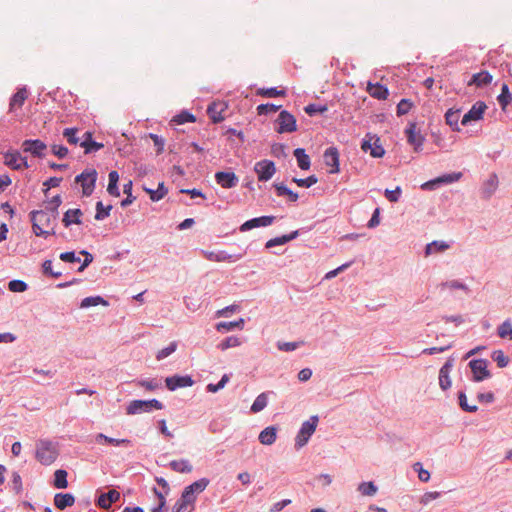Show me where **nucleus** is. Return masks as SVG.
Instances as JSON below:
<instances>
[{
    "mask_svg": "<svg viewBox=\"0 0 512 512\" xmlns=\"http://www.w3.org/2000/svg\"><path fill=\"white\" fill-rule=\"evenodd\" d=\"M59 456V446L57 442L48 439H39L36 442L35 458L44 465L53 464Z\"/></svg>",
    "mask_w": 512,
    "mask_h": 512,
    "instance_id": "f257e3e1",
    "label": "nucleus"
},
{
    "mask_svg": "<svg viewBox=\"0 0 512 512\" xmlns=\"http://www.w3.org/2000/svg\"><path fill=\"white\" fill-rule=\"evenodd\" d=\"M319 422L318 415H312L307 421L301 424V427L295 437V449L299 450L304 447L311 436L314 434Z\"/></svg>",
    "mask_w": 512,
    "mask_h": 512,
    "instance_id": "f03ea898",
    "label": "nucleus"
},
{
    "mask_svg": "<svg viewBox=\"0 0 512 512\" xmlns=\"http://www.w3.org/2000/svg\"><path fill=\"white\" fill-rule=\"evenodd\" d=\"M163 408V403L157 399H136L129 402L126 407V413L128 415H136L141 413H150L153 410H161Z\"/></svg>",
    "mask_w": 512,
    "mask_h": 512,
    "instance_id": "7ed1b4c3",
    "label": "nucleus"
},
{
    "mask_svg": "<svg viewBox=\"0 0 512 512\" xmlns=\"http://www.w3.org/2000/svg\"><path fill=\"white\" fill-rule=\"evenodd\" d=\"M98 173L95 169H85L78 174L74 182L82 187V195L89 197L92 195L97 181Z\"/></svg>",
    "mask_w": 512,
    "mask_h": 512,
    "instance_id": "20e7f679",
    "label": "nucleus"
},
{
    "mask_svg": "<svg viewBox=\"0 0 512 512\" xmlns=\"http://www.w3.org/2000/svg\"><path fill=\"white\" fill-rule=\"evenodd\" d=\"M489 362L483 358L472 359L468 363L471 370L473 382H482L492 377L491 372L488 370Z\"/></svg>",
    "mask_w": 512,
    "mask_h": 512,
    "instance_id": "39448f33",
    "label": "nucleus"
},
{
    "mask_svg": "<svg viewBox=\"0 0 512 512\" xmlns=\"http://www.w3.org/2000/svg\"><path fill=\"white\" fill-rule=\"evenodd\" d=\"M275 131L279 134L292 133L297 130V121L293 114L287 110H281L275 120Z\"/></svg>",
    "mask_w": 512,
    "mask_h": 512,
    "instance_id": "423d86ee",
    "label": "nucleus"
},
{
    "mask_svg": "<svg viewBox=\"0 0 512 512\" xmlns=\"http://www.w3.org/2000/svg\"><path fill=\"white\" fill-rule=\"evenodd\" d=\"M121 494L116 489H109L108 491H96L95 504L104 510L110 511L113 503L120 501Z\"/></svg>",
    "mask_w": 512,
    "mask_h": 512,
    "instance_id": "0eeeda50",
    "label": "nucleus"
},
{
    "mask_svg": "<svg viewBox=\"0 0 512 512\" xmlns=\"http://www.w3.org/2000/svg\"><path fill=\"white\" fill-rule=\"evenodd\" d=\"M407 142L411 146L415 152H420L422 150L423 143L425 141V137L417 131V124L415 122H409L404 131Z\"/></svg>",
    "mask_w": 512,
    "mask_h": 512,
    "instance_id": "6e6552de",
    "label": "nucleus"
},
{
    "mask_svg": "<svg viewBox=\"0 0 512 512\" xmlns=\"http://www.w3.org/2000/svg\"><path fill=\"white\" fill-rule=\"evenodd\" d=\"M254 171L259 181L266 182L270 180L276 172L275 163L268 159L260 160L255 163Z\"/></svg>",
    "mask_w": 512,
    "mask_h": 512,
    "instance_id": "1a4fd4ad",
    "label": "nucleus"
},
{
    "mask_svg": "<svg viewBox=\"0 0 512 512\" xmlns=\"http://www.w3.org/2000/svg\"><path fill=\"white\" fill-rule=\"evenodd\" d=\"M195 383L190 375L175 374L165 378V386L169 391H176L179 388L191 387Z\"/></svg>",
    "mask_w": 512,
    "mask_h": 512,
    "instance_id": "9d476101",
    "label": "nucleus"
},
{
    "mask_svg": "<svg viewBox=\"0 0 512 512\" xmlns=\"http://www.w3.org/2000/svg\"><path fill=\"white\" fill-rule=\"evenodd\" d=\"M487 105L484 101H477L472 107L463 115L461 124L466 126L471 122L479 121L483 118Z\"/></svg>",
    "mask_w": 512,
    "mask_h": 512,
    "instance_id": "9b49d317",
    "label": "nucleus"
},
{
    "mask_svg": "<svg viewBox=\"0 0 512 512\" xmlns=\"http://www.w3.org/2000/svg\"><path fill=\"white\" fill-rule=\"evenodd\" d=\"M339 151L335 146L328 147L323 154V160L326 166L330 167V174H337L340 172Z\"/></svg>",
    "mask_w": 512,
    "mask_h": 512,
    "instance_id": "f8f14e48",
    "label": "nucleus"
},
{
    "mask_svg": "<svg viewBox=\"0 0 512 512\" xmlns=\"http://www.w3.org/2000/svg\"><path fill=\"white\" fill-rule=\"evenodd\" d=\"M276 219L273 215H263L255 218H251L247 221H245L241 226L239 227L240 232H247L254 228H260V227H267L273 224L274 220Z\"/></svg>",
    "mask_w": 512,
    "mask_h": 512,
    "instance_id": "ddd939ff",
    "label": "nucleus"
},
{
    "mask_svg": "<svg viewBox=\"0 0 512 512\" xmlns=\"http://www.w3.org/2000/svg\"><path fill=\"white\" fill-rule=\"evenodd\" d=\"M46 148V144L40 139H26L22 143V149L25 153H29L38 158L44 156Z\"/></svg>",
    "mask_w": 512,
    "mask_h": 512,
    "instance_id": "4468645a",
    "label": "nucleus"
},
{
    "mask_svg": "<svg viewBox=\"0 0 512 512\" xmlns=\"http://www.w3.org/2000/svg\"><path fill=\"white\" fill-rule=\"evenodd\" d=\"M453 365L454 359L450 357L439 370V386L443 391H447L451 388L452 381L450 378V372L453 368Z\"/></svg>",
    "mask_w": 512,
    "mask_h": 512,
    "instance_id": "2eb2a0df",
    "label": "nucleus"
},
{
    "mask_svg": "<svg viewBox=\"0 0 512 512\" xmlns=\"http://www.w3.org/2000/svg\"><path fill=\"white\" fill-rule=\"evenodd\" d=\"M214 177L216 183L225 189L233 188L239 182L238 176L232 171H218Z\"/></svg>",
    "mask_w": 512,
    "mask_h": 512,
    "instance_id": "dca6fc26",
    "label": "nucleus"
},
{
    "mask_svg": "<svg viewBox=\"0 0 512 512\" xmlns=\"http://www.w3.org/2000/svg\"><path fill=\"white\" fill-rule=\"evenodd\" d=\"M244 254L245 252L238 254H229L224 250H220L217 252H209L206 257L208 260L215 262H235L241 259Z\"/></svg>",
    "mask_w": 512,
    "mask_h": 512,
    "instance_id": "f3484780",
    "label": "nucleus"
},
{
    "mask_svg": "<svg viewBox=\"0 0 512 512\" xmlns=\"http://www.w3.org/2000/svg\"><path fill=\"white\" fill-rule=\"evenodd\" d=\"M80 146L84 149L85 154L97 152L104 147L102 143L96 142L93 139V134L90 131L84 133Z\"/></svg>",
    "mask_w": 512,
    "mask_h": 512,
    "instance_id": "a211bd4d",
    "label": "nucleus"
},
{
    "mask_svg": "<svg viewBox=\"0 0 512 512\" xmlns=\"http://www.w3.org/2000/svg\"><path fill=\"white\" fill-rule=\"evenodd\" d=\"M227 106L224 103L212 102L207 108V114L210 120L217 124L224 120L222 113L226 110Z\"/></svg>",
    "mask_w": 512,
    "mask_h": 512,
    "instance_id": "6ab92c4d",
    "label": "nucleus"
},
{
    "mask_svg": "<svg viewBox=\"0 0 512 512\" xmlns=\"http://www.w3.org/2000/svg\"><path fill=\"white\" fill-rule=\"evenodd\" d=\"M82 215L83 212L80 208L68 209L63 215L62 223L66 228L73 224L80 225L82 224Z\"/></svg>",
    "mask_w": 512,
    "mask_h": 512,
    "instance_id": "aec40b11",
    "label": "nucleus"
},
{
    "mask_svg": "<svg viewBox=\"0 0 512 512\" xmlns=\"http://www.w3.org/2000/svg\"><path fill=\"white\" fill-rule=\"evenodd\" d=\"M75 503V496L72 493H56L54 496V505L59 510H65L73 506Z\"/></svg>",
    "mask_w": 512,
    "mask_h": 512,
    "instance_id": "412c9836",
    "label": "nucleus"
},
{
    "mask_svg": "<svg viewBox=\"0 0 512 512\" xmlns=\"http://www.w3.org/2000/svg\"><path fill=\"white\" fill-rule=\"evenodd\" d=\"M492 75L487 70H482L472 75L468 81V86L484 87L492 82Z\"/></svg>",
    "mask_w": 512,
    "mask_h": 512,
    "instance_id": "4be33fe9",
    "label": "nucleus"
},
{
    "mask_svg": "<svg viewBox=\"0 0 512 512\" xmlns=\"http://www.w3.org/2000/svg\"><path fill=\"white\" fill-rule=\"evenodd\" d=\"M498 177L496 173H492L489 178L484 182L481 194L482 198L484 199H490L491 196L495 193L497 187H498Z\"/></svg>",
    "mask_w": 512,
    "mask_h": 512,
    "instance_id": "5701e85b",
    "label": "nucleus"
},
{
    "mask_svg": "<svg viewBox=\"0 0 512 512\" xmlns=\"http://www.w3.org/2000/svg\"><path fill=\"white\" fill-rule=\"evenodd\" d=\"M27 97L28 90L26 86L19 87L10 98L9 111L12 112L15 107H22Z\"/></svg>",
    "mask_w": 512,
    "mask_h": 512,
    "instance_id": "b1692460",
    "label": "nucleus"
},
{
    "mask_svg": "<svg viewBox=\"0 0 512 512\" xmlns=\"http://www.w3.org/2000/svg\"><path fill=\"white\" fill-rule=\"evenodd\" d=\"M245 324V320L243 318H239L235 321H222L216 324V330L221 333H226L233 330H241L243 329Z\"/></svg>",
    "mask_w": 512,
    "mask_h": 512,
    "instance_id": "393cba45",
    "label": "nucleus"
},
{
    "mask_svg": "<svg viewBox=\"0 0 512 512\" xmlns=\"http://www.w3.org/2000/svg\"><path fill=\"white\" fill-rule=\"evenodd\" d=\"M368 93L371 97L378 100H385L389 96V90L387 86L382 85L380 83H369L368 84Z\"/></svg>",
    "mask_w": 512,
    "mask_h": 512,
    "instance_id": "a878e982",
    "label": "nucleus"
},
{
    "mask_svg": "<svg viewBox=\"0 0 512 512\" xmlns=\"http://www.w3.org/2000/svg\"><path fill=\"white\" fill-rule=\"evenodd\" d=\"M277 438V428L275 426H268L264 428L259 436L258 440L263 445H272Z\"/></svg>",
    "mask_w": 512,
    "mask_h": 512,
    "instance_id": "bb28decb",
    "label": "nucleus"
},
{
    "mask_svg": "<svg viewBox=\"0 0 512 512\" xmlns=\"http://www.w3.org/2000/svg\"><path fill=\"white\" fill-rule=\"evenodd\" d=\"M4 156V164L13 170H20L19 161L21 159V154L18 150H8L3 153Z\"/></svg>",
    "mask_w": 512,
    "mask_h": 512,
    "instance_id": "cd10ccee",
    "label": "nucleus"
},
{
    "mask_svg": "<svg viewBox=\"0 0 512 512\" xmlns=\"http://www.w3.org/2000/svg\"><path fill=\"white\" fill-rule=\"evenodd\" d=\"M49 211L45 210H33L29 213L31 223H37L42 226H49L51 222Z\"/></svg>",
    "mask_w": 512,
    "mask_h": 512,
    "instance_id": "c85d7f7f",
    "label": "nucleus"
},
{
    "mask_svg": "<svg viewBox=\"0 0 512 512\" xmlns=\"http://www.w3.org/2000/svg\"><path fill=\"white\" fill-rule=\"evenodd\" d=\"M296 158L297 165L301 170H309L311 167V160L304 148H296L293 151Z\"/></svg>",
    "mask_w": 512,
    "mask_h": 512,
    "instance_id": "c756f323",
    "label": "nucleus"
},
{
    "mask_svg": "<svg viewBox=\"0 0 512 512\" xmlns=\"http://www.w3.org/2000/svg\"><path fill=\"white\" fill-rule=\"evenodd\" d=\"M143 190L149 195V198L152 202L160 201L168 193V188L165 186L164 182H160L157 189L143 187Z\"/></svg>",
    "mask_w": 512,
    "mask_h": 512,
    "instance_id": "7c9ffc66",
    "label": "nucleus"
},
{
    "mask_svg": "<svg viewBox=\"0 0 512 512\" xmlns=\"http://www.w3.org/2000/svg\"><path fill=\"white\" fill-rule=\"evenodd\" d=\"M450 247V245L442 240H434L428 244H426L424 249L425 256H430L435 253L444 252Z\"/></svg>",
    "mask_w": 512,
    "mask_h": 512,
    "instance_id": "2f4dec72",
    "label": "nucleus"
},
{
    "mask_svg": "<svg viewBox=\"0 0 512 512\" xmlns=\"http://www.w3.org/2000/svg\"><path fill=\"white\" fill-rule=\"evenodd\" d=\"M273 187L275 189V192L277 196L279 197H288L289 202H296L299 198L298 193L292 191L290 188H288L284 183H274Z\"/></svg>",
    "mask_w": 512,
    "mask_h": 512,
    "instance_id": "473e14b6",
    "label": "nucleus"
},
{
    "mask_svg": "<svg viewBox=\"0 0 512 512\" xmlns=\"http://www.w3.org/2000/svg\"><path fill=\"white\" fill-rule=\"evenodd\" d=\"M459 113L460 110H454L452 108L448 109L445 113V121L446 124L450 126L452 131L459 132L461 129L459 127L458 121H459Z\"/></svg>",
    "mask_w": 512,
    "mask_h": 512,
    "instance_id": "72a5a7b5",
    "label": "nucleus"
},
{
    "mask_svg": "<svg viewBox=\"0 0 512 512\" xmlns=\"http://www.w3.org/2000/svg\"><path fill=\"white\" fill-rule=\"evenodd\" d=\"M169 467L178 473H190L193 470V467L189 460L180 459V460H172L169 463Z\"/></svg>",
    "mask_w": 512,
    "mask_h": 512,
    "instance_id": "f704fd0d",
    "label": "nucleus"
},
{
    "mask_svg": "<svg viewBox=\"0 0 512 512\" xmlns=\"http://www.w3.org/2000/svg\"><path fill=\"white\" fill-rule=\"evenodd\" d=\"M98 305L108 306L109 302L100 295L89 296L82 299L80 303V308L85 309Z\"/></svg>",
    "mask_w": 512,
    "mask_h": 512,
    "instance_id": "c9c22d12",
    "label": "nucleus"
},
{
    "mask_svg": "<svg viewBox=\"0 0 512 512\" xmlns=\"http://www.w3.org/2000/svg\"><path fill=\"white\" fill-rule=\"evenodd\" d=\"M497 101L500 107L505 110L507 106L512 102V93L509 90V86L503 83L501 86V92L497 96Z\"/></svg>",
    "mask_w": 512,
    "mask_h": 512,
    "instance_id": "e433bc0d",
    "label": "nucleus"
},
{
    "mask_svg": "<svg viewBox=\"0 0 512 512\" xmlns=\"http://www.w3.org/2000/svg\"><path fill=\"white\" fill-rule=\"evenodd\" d=\"M68 473L64 469H58L54 472L53 486L56 489H65L68 487Z\"/></svg>",
    "mask_w": 512,
    "mask_h": 512,
    "instance_id": "4c0bfd02",
    "label": "nucleus"
},
{
    "mask_svg": "<svg viewBox=\"0 0 512 512\" xmlns=\"http://www.w3.org/2000/svg\"><path fill=\"white\" fill-rule=\"evenodd\" d=\"M458 404L464 412L475 413L478 411L477 405H470L467 401V395L464 390H460L457 393Z\"/></svg>",
    "mask_w": 512,
    "mask_h": 512,
    "instance_id": "58836bf2",
    "label": "nucleus"
},
{
    "mask_svg": "<svg viewBox=\"0 0 512 512\" xmlns=\"http://www.w3.org/2000/svg\"><path fill=\"white\" fill-rule=\"evenodd\" d=\"M172 122L177 125H183L185 123H194L196 122V116L188 110H182L180 113H178L172 118Z\"/></svg>",
    "mask_w": 512,
    "mask_h": 512,
    "instance_id": "ea45409f",
    "label": "nucleus"
},
{
    "mask_svg": "<svg viewBox=\"0 0 512 512\" xmlns=\"http://www.w3.org/2000/svg\"><path fill=\"white\" fill-rule=\"evenodd\" d=\"M112 208L111 204L105 206L102 201H98L95 205V220L102 221L109 217Z\"/></svg>",
    "mask_w": 512,
    "mask_h": 512,
    "instance_id": "a19ab883",
    "label": "nucleus"
},
{
    "mask_svg": "<svg viewBox=\"0 0 512 512\" xmlns=\"http://www.w3.org/2000/svg\"><path fill=\"white\" fill-rule=\"evenodd\" d=\"M132 189L133 183L131 180H129L127 183L123 185V193L126 195V197L123 200H121V207L126 208L135 201L136 197L133 196Z\"/></svg>",
    "mask_w": 512,
    "mask_h": 512,
    "instance_id": "79ce46f5",
    "label": "nucleus"
},
{
    "mask_svg": "<svg viewBox=\"0 0 512 512\" xmlns=\"http://www.w3.org/2000/svg\"><path fill=\"white\" fill-rule=\"evenodd\" d=\"M268 404V396L266 392L259 394L251 405V412L258 413L266 408Z\"/></svg>",
    "mask_w": 512,
    "mask_h": 512,
    "instance_id": "37998d69",
    "label": "nucleus"
},
{
    "mask_svg": "<svg viewBox=\"0 0 512 512\" xmlns=\"http://www.w3.org/2000/svg\"><path fill=\"white\" fill-rule=\"evenodd\" d=\"M497 335L502 339L512 340V323L510 319H506L498 326Z\"/></svg>",
    "mask_w": 512,
    "mask_h": 512,
    "instance_id": "c03bdc74",
    "label": "nucleus"
},
{
    "mask_svg": "<svg viewBox=\"0 0 512 512\" xmlns=\"http://www.w3.org/2000/svg\"><path fill=\"white\" fill-rule=\"evenodd\" d=\"M304 111H305V113L308 116L313 117V116H316V115H322L325 112H327L328 111V106L327 105H320V104L310 103V104H308V105H306L304 107Z\"/></svg>",
    "mask_w": 512,
    "mask_h": 512,
    "instance_id": "a18cd8bd",
    "label": "nucleus"
},
{
    "mask_svg": "<svg viewBox=\"0 0 512 512\" xmlns=\"http://www.w3.org/2000/svg\"><path fill=\"white\" fill-rule=\"evenodd\" d=\"M210 480L208 478H200L199 480L191 483L190 485L186 486L187 489H189L191 492H193L195 495L200 494L203 492L206 487L209 485Z\"/></svg>",
    "mask_w": 512,
    "mask_h": 512,
    "instance_id": "49530a36",
    "label": "nucleus"
},
{
    "mask_svg": "<svg viewBox=\"0 0 512 512\" xmlns=\"http://www.w3.org/2000/svg\"><path fill=\"white\" fill-rule=\"evenodd\" d=\"M461 177H462L461 172H451V173H446V174L440 175L437 178H438L440 186H442V185L455 183V182L459 181L461 179Z\"/></svg>",
    "mask_w": 512,
    "mask_h": 512,
    "instance_id": "de8ad7c7",
    "label": "nucleus"
},
{
    "mask_svg": "<svg viewBox=\"0 0 512 512\" xmlns=\"http://www.w3.org/2000/svg\"><path fill=\"white\" fill-rule=\"evenodd\" d=\"M377 490L378 488L373 481L361 482L358 486V491L364 496H373Z\"/></svg>",
    "mask_w": 512,
    "mask_h": 512,
    "instance_id": "09e8293b",
    "label": "nucleus"
},
{
    "mask_svg": "<svg viewBox=\"0 0 512 512\" xmlns=\"http://www.w3.org/2000/svg\"><path fill=\"white\" fill-rule=\"evenodd\" d=\"M280 108H281V105H275L273 103L260 104L257 106V114L260 116H262V115L267 116V115L277 112Z\"/></svg>",
    "mask_w": 512,
    "mask_h": 512,
    "instance_id": "8fccbe9b",
    "label": "nucleus"
},
{
    "mask_svg": "<svg viewBox=\"0 0 512 512\" xmlns=\"http://www.w3.org/2000/svg\"><path fill=\"white\" fill-rule=\"evenodd\" d=\"M292 182L297 184V186L301 188H310L311 186L315 185L318 182V178L316 175H310L306 178H296L294 177L292 179Z\"/></svg>",
    "mask_w": 512,
    "mask_h": 512,
    "instance_id": "3c124183",
    "label": "nucleus"
},
{
    "mask_svg": "<svg viewBox=\"0 0 512 512\" xmlns=\"http://www.w3.org/2000/svg\"><path fill=\"white\" fill-rule=\"evenodd\" d=\"M229 379H230L229 375L228 374H224L217 383H215V384L214 383H209L206 386V391L210 392V393H216V392L220 391L229 382Z\"/></svg>",
    "mask_w": 512,
    "mask_h": 512,
    "instance_id": "603ef678",
    "label": "nucleus"
},
{
    "mask_svg": "<svg viewBox=\"0 0 512 512\" xmlns=\"http://www.w3.org/2000/svg\"><path fill=\"white\" fill-rule=\"evenodd\" d=\"M491 358L497 363L499 368H504L509 364V358L504 354L502 350H494L491 354Z\"/></svg>",
    "mask_w": 512,
    "mask_h": 512,
    "instance_id": "864d4df0",
    "label": "nucleus"
},
{
    "mask_svg": "<svg viewBox=\"0 0 512 512\" xmlns=\"http://www.w3.org/2000/svg\"><path fill=\"white\" fill-rule=\"evenodd\" d=\"M241 344V341L238 337L236 336H229V337H226L224 340H222L219 344H218V348L222 351H225L229 348H233V347H237Z\"/></svg>",
    "mask_w": 512,
    "mask_h": 512,
    "instance_id": "5fc2aeb1",
    "label": "nucleus"
},
{
    "mask_svg": "<svg viewBox=\"0 0 512 512\" xmlns=\"http://www.w3.org/2000/svg\"><path fill=\"white\" fill-rule=\"evenodd\" d=\"M179 499L187 506H191V510L189 512H192V510L194 509V504L196 502V495L189 489H187V487H185Z\"/></svg>",
    "mask_w": 512,
    "mask_h": 512,
    "instance_id": "6e6d98bb",
    "label": "nucleus"
},
{
    "mask_svg": "<svg viewBox=\"0 0 512 512\" xmlns=\"http://www.w3.org/2000/svg\"><path fill=\"white\" fill-rule=\"evenodd\" d=\"M62 204V198L61 196L58 194V195H55L53 196L49 201H48V204L46 206V210L51 212V214L56 217L58 215V208L59 206Z\"/></svg>",
    "mask_w": 512,
    "mask_h": 512,
    "instance_id": "4d7b16f0",
    "label": "nucleus"
},
{
    "mask_svg": "<svg viewBox=\"0 0 512 512\" xmlns=\"http://www.w3.org/2000/svg\"><path fill=\"white\" fill-rule=\"evenodd\" d=\"M153 492L158 499L157 505L154 506L151 511L152 512H163V510L166 507V498L165 494H163L161 491H159L156 487L153 488Z\"/></svg>",
    "mask_w": 512,
    "mask_h": 512,
    "instance_id": "13d9d810",
    "label": "nucleus"
},
{
    "mask_svg": "<svg viewBox=\"0 0 512 512\" xmlns=\"http://www.w3.org/2000/svg\"><path fill=\"white\" fill-rule=\"evenodd\" d=\"M369 153L373 158H382L385 155V149L383 148L378 136L375 137V141H373V145Z\"/></svg>",
    "mask_w": 512,
    "mask_h": 512,
    "instance_id": "bf43d9fd",
    "label": "nucleus"
},
{
    "mask_svg": "<svg viewBox=\"0 0 512 512\" xmlns=\"http://www.w3.org/2000/svg\"><path fill=\"white\" fill-rule=\"evenodd\" d=\"M440 286H441V288L448 287V288H450V289H459V290H463V291H465L467 294H468V293H470V289H469V287H468L465 283H463V282H461V281H459V280H451V281L442 282V283L440 284Z\"/></svg>",
    "mask_w": 512,
    "mask_h": 512,
    "instance_id": "052dcab7",
    "label": "nucleus"
},
{
    "mask_svg": "<svg viewBox=\"0 0 512 512\" xmlns=\"http://www.w3.org/2000/svg\"><path fill=\"white\" fill-rule=\"evenodd\" d=\"M413 103L410 99L403 98L400 100V102L397 104L396 113L397 116H403L407 114L410 109L412 108Z\"/></svg>",
    "mask_w": 512,
    "mask_h": 512,
    "instance_id": "680f3d73",
    "label": "nucleus"
},
{
    "mask_svg": "<svg viewBox=\"0 0 512 512\" xmlns=\"http://www.w3.org/2000/svg\"><path fill=\"white\" fill-rule=\"evenodd\" d=\"M8 288L11 292H25L28 289V284L22 280L14 279L9 281Z\"/></svg>",
    "mask_w": 512,
    "mask_h": 512,
    "instance_id": "e2e57ef3",
    "label": "nucleus"
},
{
    "mask_svg": "<svg viewBox=\"0 0 512 512\" xmlns=\"http://www.w3.org/2000/svg\"><path fill=\"white\" fill-rule=\"evenodd\" d=\"M177 349V343L175 341L170 342L167 347L158 351L156 358L157 360H163L166 357L170 356Z\"/></svg>",
    "mask_w": 512,
    "mask_h": 512,
    "instance_id": "0e129e2a",
    "label": "nucleus"
},
{
    "mask_svg": "<svg viewBox=\"0 0 512 512\" xmlns=\"http://www.w3.org/2000/svg\"><path fill=\"white\" fill-rule=\"evenodd\" d=\"M61 182H62V177H56V176L50 177L47 180H45L43 182V186H44L43 193H44V195L47 196L49 190L51 188L58 187Z\"/></svg>",
    "mask_w": 512,
    "mask_h": 512,
    "instance_id": "69168bd1",
    "label": "nucleus"
},
{
    "mask_svg": "<svg viewBox=\"0 0 512 512\" xmlns=\"http://www.w3.org/2000/svg\"><path fill=\"white\" fill-rule=\"evenodd\" d=\"M78 129L76 127L65 128L63 131V136L66 138L69 144L76 145L79 142V138L77 137Z\"/></svg>",
    "mask_w": 512,
    "mask_h": 512,
    "instance_id": "338daca9",
    "label": "nucleus"
},
{
    "mask_svg": "<svg viewBox=\"0 0 512 512\" xmlns=\"http://www.w3.org/2000/svg\"><path fill=\"white\" fill-rule=\"evenodd\" d=\"M402 194V189L400 186H397L394 190L386 189L384 191L385 198L392 203H396L399 201Z\"/></svg>",
    "mask_w": 512,
    "mask_h": 512,
    "instance_id": "774afa93",
    "label": "nucleus"
}]
</instances>
